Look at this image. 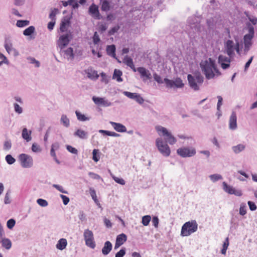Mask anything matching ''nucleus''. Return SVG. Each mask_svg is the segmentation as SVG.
I'll return each instance as SVG.
<instances>
[{"instance_id":"obj_59","label":"nucleus","mask_w":257,"mask_h":257,"mask_svg":"<svg viewBox=\"0 0 257 257\" xmlns=\"http://www.w3.org/2000/svg\"><path fill=\"white\" fill-rule=\"evenodd\" d=\"M245 14L246 15V16L248 18L249 21L253 25H255L257 23V18L254 17H250L248 15L246 14V13H245Z\"/></svg>"},{"instance_id":"obj_41","label":"nucleus","mask_w":257,"mask_h":257,"mask_svg":"<svg viewBox=\"0 0 257 257\" xmlns=\"http://www.w3.org/2000/svg\"><path fill=\"white\" fill-rule=\"evenodd\" d=\"M59 13V10L57 8H54L51 11L49 14V18L51 20L56 21V16Z\"/></svg>"},{"instance_id":"obj_52","label":"nucleus","mask_w":257,"mask_h":257,"mask_svg":"<svg viewBox=\"0 0 257 257\" xmlns=\"http://www.w3.org/2000/svg\"><path fill=\"white\" fill-rule=\"evenodd\" d=\"M53 187L57 189L58 191H59L60 192L64 193V194H68V191L65 190L63 188V187L57 184H53Z\"/></svg>"},{"instance_id":"obj_1","label":"nucleus","mask_w":257,"mask_h":257,"mask_svg":"<svg viewBox=\"0 0 257 257\" xmlns=\"http://www.w3.org/2000/svg\"><path fill=\"white\" fill-rule=\"evenodd\" d=\"M200 66L202 72L207 79H213L221 74L216 66L215 61L210 58L201 61Z\"/></svg>"},{"instance_id":"obj_62","label":"nucleus","mask_w":257,"mask_h":257,"mask_svg":"<svg viewBox=\"0 0 257 257\" xmlns=\"http://www.w3.org/2000/svg\"><path fill=\"white\" fill-rule=\"evenodd\" d=\"M12 147V144L10 141H6L4 145V149L9 150Z\"/></svg>"},{"instance_id":"obj_38","label":"nucleus","mask_w":257,"mask_h":257,"mask_svg":"<svg viewBox=\"0 0 257 257\" xmlns=\"http://www.w3.org/2000/svg\"><path fill=\"white\" fill-rule=\"evenodd\" d=\"M101 10L104 12H108L110 10V4L107 0H104L101 4Z\"/></svg>"},{"instance_id":"obj_58","label":"nucleus","mask_w":257,"mask_h":257,"mask_svg":"<svg viewBox=\"0 0 257 257\" xmlns=\"http://www.w3.org/2000/svg\"><path fill=\"white\" fill-rule=\"evenodd\" d=\"M134 100L140 104H143L144 102V98L138 93L137 94Z\"/></svg>"},{"instance_id":"obj_18","label":"nucleus","mask_w":257,"mask_h":257,"mask_svg":"<svg viewBox=\"0 0 257 257\" xmlns=\"http://www.w3.org/2000/svg\"><path fill=\"white\" fill-rule=\"evenodd\" d=\"M60 53L64 58L67 60H72L74 58L73 50L71 47H69L66 50H60Z\"/></svg>"},{"instance_id":"obj_46","label":"nucleus","mask_w":257,"mask_h":257,"mask_svg":"<svg viewBox=\"0 0 257 257\" xmlns=\"http://www.w3.org/2000/svg\"><path fill=\"white\" fill-rule=\"evenodd\" d=\"M6 161L7 162V163L9 165H12L13 164L15 161V159L12 157L11 155H7L6 156Z\"/></svg>"},{"instance_id":"obj_29","label":"nucleus","mask_w":257,"mask_h":257,"mask_svg":"<svg viewBox=\"0 0 257 257\" xmlns=\"http://www.w3.org/2000/svg\"><path fill=\"white\" fill-rule=\"evenodd\" d=\"M122 75V72L118 69H114L113 74L112 76V79L116 80L118 82L122 81L121 76Z\"/></svg>"},{"instance_id":"obj_39","label":"nucleus","mask_w":257,"mask_h":257,"mask_svg":"<svg viewBox=\"0 0 257 257\" xmlns=\"http://www.w3.org/2000/svg\"><path fill=\"white\" fill-rule=\"evenodd\" d=\"M123 62L125 64H126L127 66L130 67V68L134 67V63L133 59L128 56H126L124 57L123 59Z\"/></svg>"},{"instance_id":"obj_26","label":"nucleus","mask_w":257,"mask_h":257,"mask_svg":"<svg viewBox=\"0 0 257 257\" xmlns=\"http://www.w3.org/2000/svg\"><path fill=\"white\" fill-rule=\"evenodd\" d=\"M74 135L81 139L84 140L87 138L88 133L81 129H78L74 132Z\"/></svg>"},{"instance_id":"obj_19","label":"nucleus","mask_w":257,"mask_h":257,"mask_svg":"<svg viewBox=\"0 0 257 257\" xmlns=\"http://www.w3.org/2000/svg\"><path fill=\"white\" fill-rule=\"evenodd\" d=\"M70 25V18L65 17L62 20L60 24V31L62 33L65 32L67 31L68 28Z\"/></svg>"},{"instance_id":"obj_56","label":"nucleus","mask_w":257,"mask_h":257,"mask_svg":"<svg viewBox=\"0 0 257 257\" xmlns=\"http://www.w3.org/2000/svg\"><path fill=\"white\" fill-rule=\"evenodd\" d=\"M152 222L153 225L155 228H158V225H159V218H158V217L157 216H153V217L152 218Z\"/></svg>"},{"instance_id":"obj_37","label":"nucleus","mask_w":257,"mask_h":257,"mask_svg":"<svg viewBox=\"0 0 257 257\" xmlns=\"http://www.w3.org/2000/svg\"><path fill=\"white\" fill-rule=\"evenodd\" d=\"M30 21L28 20H18L16 26L19 28H23L29 25Z\"/></svg>"},{"instance_id":"obj_16","label":"nucleus","mask_w":257,"mask_h":257,"mask_svg":"<svg viewBox=\"0 0 257 257\" xmlns=\"http://www.w3.org/2000/svg\"><path fill=\"white\" fill-rule=\"evenodd\" d=\"M88 13L96 20H100L101 19V16L98 10V7L94 4L89 7Z\"/></svg>"},{"instance_id":"obj_33","label":"nucleus","mask_w":257,"mask_h":257,"mask_svg":"<svg viewBox=\"0 0 257 257\" xmlns=\"http://www.w3.org/2000/svg\"><path fill=\"white\" fill-rule=\"evenodd\" d=\"M60 122L61 124L66 127H68L70 126V120L65 114H62L61 115Z\"/></svg>"},{"instance_id":"obj_11","label":"nucleus","mask_w":257,"mask_h":257,"mask_svg":"<svg viewBox=\"0 0 257 257\" xmlns=\"http://www.w3.org/2000/svg\"><path fill=\"white\" fill-rule=\"evenodd\" d=\"M19 160L21 166L24 168H30L33 165L32 157L26 154H21L19 156Z\"/></svg>"},{"instance_id":"obj_24","label":"nucleus","mask_w":257,"mask_h":257,"mask_svg":"<svg viewBox=\"0 0 257 257\" xmlns=\"http://www.w3.org/2000/svg\"><path fill=\"white\" fill-rule=\"evenodd\" d=\"M112 248V244L109 241H106L104 242V246L102 248V253L104 255H106L109 253Z\"/></svg>"},{"instance_id":"obj_55","label":"nucleus","mask_w":257,"mask_h":257,"mask_svg":"<svg viewBox=\"0 0 257 257\" xmlns=\"http://www.w3.org/2000/svg\"><path fill=\"white\" fill-rule=\"evenodd\" d=\"M89 176L92 179L95 180H102V178L99 175L95 174L93 172H90L88 173Z\"/></svg>"},{"instance_id":"obj_28","label":"nucleus","mask_w":257,"mask_h":257,"mask_svg":"<svg viewBox=\"0 0 257 257\" xmlns=\"http://www.w3.org/2000/svg\"><path fill=\"white\" fill-rule=\"evenodd\" d=\"M67 245V240L65 238H61L58 240L56 246L57 249L62 250L66 248Z\"/></svg>"},{"instance_id":"obj_35","label":"nucleus","mask_w":257,"mask_h":257,"mask_svg":"<svg viewBox=\"0 0 257 257\" xmlns=\"http://www.w3.org/2000/svg\"><path fill=\"white\" fill-rule=\"evenodd\" d=\"M35 31V28L34 26H31L26 29L23 31V35L26 36H30L32 34H33Z\"/></svg>"},{"instance_id":"obj_27","label":"nucleus","mask_w":257,"mask_h":257,"mask_svg":"<svg viewBox=\"0 0 257 257\" xmlns=\"http://www.w3.org/2000/svg\"><path fill=\"white\" fill-rule=\"evenodd\" d=\"M0 243L2 244V246L7 250H9L12 247V241L8 238L5 237L2 241H0Z\"/></svg>"},{"instance_id":"obj_3","label":"nucleus","mask_w":257,"mask_h":257,"mask_svg":"<svg viewBox=\"0 0 257 257\" xmlns=\"http://www.w3.org/2000/svg\"><path fill=\"white\" fill-rule=\"evenodd\" d=\"M187 79L190 87L195 91L199 90L204 81V78L200 73H195L193 75L188 74Z\"/></svg>"},{"instance_id":"obj_13","label":"nucleus","mask_w":257,"mask_h":257,"mask_svg":"<svg viewBox=\"0 0 257 257\" xmlns=\"http://www.w3.org/2000/svg\"><path fill=\"white\" fill-rule=\"evenodd\" d=\"M222 189L224 192L229 194H233L236 196H241L242 195L241 190L236 189L233 186L228 185L225 182H222Z\"/></svg>"},{"instance_id":"obj_23","label":"nucleus","mask_w":257,"mask_h":257,"mask_svg":"<svg viewBox=\"0 0 257 257\" xmlns=\"http://www.w3.org/2000/svg\"><path fill=\"white\" fill-rule=\"evenodd\" d=\"M109 123L111 125L113 128L117 132L125 133L126 132V127L121 123L113 121H110Z\"/></svg>"},{"instance_id":"obj_53","label":"nucleus","mask_w":257,"mask_h":257,"mask_svg":"<svg viewBox=\"0 0 257 257\" xmlns=\"http://www.w3.org/2000/svg\"><path fill=\"white\" fill-rule=\"evenodd\" d=\"M11 202V200L10 199V192H7L5 197H4V203L6 204H10Z\"/></svg>"},{"instance_id":"obj_64","label":"nucleus","mask_w":257,"mask_h":257,"mask_svg":"<svg viewBox=\"0 0 257 257\" xmlns=\"http://www.w3.org/2000/svg\"><path fill=\"white\" fill-rule=\"evenodd\" d=\"M60 196L63 200V204L65 205L68 204L70 201L69 198L67 196L62 194Z\"/></svg>"},{"instance_id":"obj_21","label":"nucleus","mask_w":257,"mask_h":257,"mask_svg":"<svg viewBox=\"0 0 257 257\" xmlns=\"http://www.w3.org/2000/svg\"><path fill=\"white\" fill-rule=\"evenodd\" d=\"M229 128L231 130L237 128V117L236 113L232 111L229 120Z\"/></svg>"},{"instance_id":"obj_63","label":"nucleus","mask_w":257,"mask_h":257,"mask_svg":"<svg viewBox=\"0 0 257 257\" xmlns=\"http://www.w3.org/2000/svg\"><path fill=\"white\" fill-rule=\"evenodd\" d=\"M90 194L91 196L92 197V198L93 200H94L95 201L97 200V196L96 194L95 191L94 189L91 188H90Z\"/></svg>"},{"instance_id":"obj_45","label":"nucleus","mask_w":257,"mask_h":257,"mask_svg":"<svg viewBox=\"0 0 257 257\" xmlns=\"http://www.w3.org/2000/svg\"><path fill=\"white\" fill-rule=\"evenodd\" d=\"M99 151L97 149H94L92 152V159L95 162H97L100 159V156L98 155Z\"/></svg>"},{"instance_id":"obj_7","label":"nucleus","mask_w":257,"mask_h":257,"mask_svg":"<svg viewBox=\"0 0 257 257\" xmlns=\"http://www.w3.org/2000/svg\"><path fill=\"white\" fill-rule=\"evenodd\" d=\"M72 32L69 31L68 33L61 35L57 41V46L60 49H64L72 39Z\"/></svg>"},{"instance_id":"obj_8","label":"nucleus","mask_w":257,"mask_h":257,"mask_svg":"<svg viewBox=\"0 0 257 257\" xmlns=\"http://www.w3.org/2000/svg\"><path fill=\"white\" fill-rule=\"evenodd\" d=\"M156 146L160 153L165 157H168L171 154V150L168 144L165 143L162 138H158L156 140Z\"/></svg>"},{"instance_id":"obj_17","label":"nucleus","mask_w":257,"mask_h":257,"mask_svg":"<svg viewBox=\"0 0 257 257\" xmlns=\"http://www.w3.org/2000/svg\"><path fill=\"white\" fill-rule=\"evenodd\" d=\"M218 63L223 69H226L230 66V59L224 55H220L218 57Z\"/></svg>"},{"instance_id":"obj_25","label":"nucleus","mask_w":257,"mask_h":257,"mask_svg":"<svg viewBox=\"0 0 257 257\" xmlns=\"http://www.w3.org/2000/svg\"><path fill=\"white\" fill-rule=\"evenodd\" d=\"M32 131H28L26 127L22 130V137L27 142H29L32 140Z\"/></svg>"},{"instance_id":"obj_54","label":"nucleus","mask_w":257,"mask_h":257,"mask_svg":"<svg viewBox=\"0 0 257 257\" xmlns=\"http://www.w3.org/2000/svg\"><path fill=\"white\" fill-rule=\"evenodd\" d=\"M66 149L69 152L71 153L72 154L75 155H77L78 154L77 150L76 148L72 147L71 146L67 145L66 146Z\"/></svg>"},{"instance_id":"obj_49","label":"nucleus","mask_w":257,"mask_h":257,"mask_svg":"<svg viewBox=\"0 0 257 257\" xmlns=\"http://www.w3.org/2000/svg\"><path fill=\"white\" fill-rule=\"evenodd\" d=\"M16 224V221L14 219H10L7 222V226L9 229H12Z\"/></svg>"},{"instance_id":"obj_10","label":"nucleus","mask_w":257,"mask_h":257,"mask_svg":"<svg viewBox=\"0 0 257 257\" xmlns=\"http://www.w3.org/2000/svg\"><path fill=\"white\" fill-rule=\"evenodd\" d=\"M200 18L196 16H192L188 18L187 21L188 26L193 33L198 32L201 31V27L199 24Z\"/></svg>"},{"instance_id":"obj_15","label":"nucleus","mask_w":257,"mask_h":257,"mask_svg":"<svg viewBox=\"0 0 257 257\" xmlns=\"http://www.w3.org/2000/svg\"><path fill=\"white\" fill-rule=\"evenodd\" d=\"M92 99L94 103L98 105L103 107H109L112 105L113 103L109 101L105 97L93 96Z\"/></svg>"},{"instance_id":"obj_51","label":"nucleus","mask_w":257,"mask_h":257,"mask_svg":"<svg viewBox=\"0 0 257 257\" xmlns=\"http://www.w3.org/2000/svg\"><path fill=\"white\" fill-rule=\"evenodd\" d=\"M123 94L129 98L135 99L137 93H132L128 91H123Z\"/></svg>"},{"instance_id":"obj_44","label":"nucleus","mask_w":257,"mask_h":257,"mask_svg":"<svg viewBox=\"0 0 257 257\" xmlns=\"http://www.w3.org/2000/svg\"><path fill=\"white\" fill-rule=\"evenodd\" d=\"M151 220L150 215H145L142 217V223L144 226H148Z\"/></svg>"},{"instance_id":"obj_42","label":"nucleus","mask_w":257,"mask_h":257,"mask_svg":"<svg viewBox=\"0 0 257 257\" xmlns=\"http://www.w3.org/2000/svg\"><path fill=\"white\" fill-rule=\"evenodd\" d=\"M27 59L28 60L29 63L34 64L36 67L38 68L40 67V62L37 60L35 58L29 57Z\"/></svg>"},{"instance_id":"obj_34","label":"nucleus","mask_w":257,"mask_h":257,"mask_svg":"<svg viewBox=\"0 0 257 257\" xmlns=\"http://www.w3.org/2000/svg\"><path fill=\"white\" fill-rule=\"evenodd\" d=\"M245 146L243 144H240L236 146H233L232 149L235 154H238L244 150Z\"/></svg>"},{"instance_id":"obj_32","label":"nucleus","mask_w":257,"mask_h":257,"mask_svg":"<svg viewBox=\"0 0 257 257\" xmlns=\"http://www.w3.org/2000/svg\"><path fill=\"white\" fill-rule=\"evenodd\" d=\"M75 114L77 119L80 121H88L90 119V117L86 116L78 110L75 111Z\"/></svg>"},{"instance_id":"obj_60","label":"nucleus","mask_w":257,"mask_h":257,"mask_svg":"<svg viewBox=\"0 0 257 257\" xmlns=\"http://www.w3.org/2000/svg\"><path fill=\"white\" fill-rule=\"evenodd\" d=\"M247 204L251 211H254L256 209V206L253 202L248 201Z\"/></svg>"},{"instance_id":"obj_6","label":"nucleus","mask_w":257,"mask_h":257,"mask_svg":"<svg viewBox=\"0 0 257 257\" xmlns=\"http://www.w3.org/2000/svg\"><path fill=\"white\" fill-rule=\"evenodd\" d=\"M198 228V224L196 221H188L185 223L182 227L181 235L188 236L196 232Z\"/></svg>"},{"instance_id":"obj_50","label":"nucleus","mask_w":257,"mask_h":257,"mask_svg":"<svg viewBox=\"0 0 257 257\" xmlns=\"http://www.w3.org/2000/svg\"><path fill=\"white\" fill-rule=\"evenodd\" d=\"M246 213V205L245 204H241L239 208V214L244 215Z\"/></svg>"},{"instance_id":"obj_20","label":"nucleus","mask_w":257,"mask_h":257,"mask_svg":"<svg viewBox=\"0 0 257 257\" xmlns=\"http://www.w3.org/2000/svg\"><path fill=\"white\" fill-rule=\"evenodd\" d=\"M127 236L124 233H121L116 236V241L114 245V249H117L119 247L122 245L126 240Z\"/></svg>"},{"instance_id":"obj_43","label":"nucleus","mask_w":257,"mask_h":257,"mask_svg":"<svg viewBox=\"0 0 257 257\" xmlns=\"http://www.w3.org/2000/svg\"><path fill=\"white\" fill-rule=\"evenodd\" d=\"M31 149L34 153H40L42 151V149L40 145L36 143L32 144Z\"/></svg>"},{"instance_id":"obj_30","label":"nucleus","mask_w":257,"mask_h":257,"mask_svg":"<svg viewBox=\"0 0 257 257\" xmlns=\"http://www.w3.org/2000/svg\"><path fill=\"white\" fill-rule=\"evenodd\" d=\"M115 49V47L114 45L107 46L106 47L107 54L109 56L114 58H116Z\"/></svg>"},{"instance_id":"obj_31","label":"nucleus","mask_w":257,"mask_h":257,"mask_svg":"<svg viewBox=\"0 0 257 257\" xmlns=\"http://www.w3.org/2000/svg\"><path fill=\"white\" fill-rule=\"evenodd\" d=\"M87 75L89 78L92 80H96L99 77V75L97 74V72L92 69H88Z\"/></svg>"},{"instance_id":"obj_36","label":"nucleus","mask_w":257,"mask_h":257,"mask_svg":"<svg viewBox=\"0 0 257 257\" xmlns=\"http://www.w3.org/2000/svg\"><path fill=\"white\" fill-rule=\"evenodd\" d=\"M209 177L213 183H215L219 180H222L223 178L222 176L219 174L210 175Z\"/></svg>"},{"instance_id":"obj_2","label":"nucleus","mask_w":257,"mask_h":257,"mask_svg":"<svg viewBox=\"0 0 257 257\" xmlns=\"http://www.w3.org/2000/svg\"><path fill=\"white\" fill-rule=\"evenodd\" d=\"M234 39L235 43L232 40H228L226 41L224 44L225 52L229 57L234 56L235 51L237 54L240 53L238 38L236 36L234 37Z\"/></svg>"},{"instance_id":"obj_61","label":"nucleus","mask_w":257,"mask_h":257,"mask_svg":"<svg viewBox=\"0 0 257 257\" xmlns=\"http://www.w3.org/2000/svg\"><path fill=\"white\" fill-rule=\"evenodd\" d=\"M154 78L158 83L162 84L164 82V80L163 81L160 76L156 73L154 74Z\"/></svg>"},{"instance_id":"obj_40","label":"nucleus","mask_w":257,"mask_h":257,"mask_svg":"<svg viewBox=\"0 0 257 257\" xmlns=\"http://www.w3.org/2000/svg\"><path fill=\"white\" fill-rule=\"evenodd\" d=\"M13 107L15 112L18 114H21L23 112V108L17 103L13 104Z\"/></svg>"},{"instance_id":"obj_4","label":"nucleus","mask_w":257,"mask_h":257,"mask_svg":"<svg viewBox=\"0 0 257 257\" xmlns=\"http://www.w3.org/2000/svg\"><path fill=\"white\" fill-rule=\"evenodd\" d=\"M155 129L159 136L164 137L165 143H168L171 145L176 143V139L166 128L161 125H157L155 126Z\"/></svg>"},{"instance_id":"obj_57","label":"nucleus","mask_w":257,"mask_h":257,"mask_svg":"<svg viewBox=\"0 0 257 257\" xmlns=\"http://www.w3.org/2000/svg\"><path fill=\"white\" fill-rule=\"evenodd\" d=\"M125 253V248L123 247L115 254V257H123Z\"/></svg>"},{"instance_id":"obj_48","label":"nucleus","mask_w":257,"mask_h":257,"mask_svg":"<svg viewBox=\"0 0 257 257\" xmlns=\"http://www.w3.org/2000/svg\"><path fill=\"white\" fill-rule=\"evenodd\" d=\"M113 179L115 182L122 185H124L125 184V181L121 178H119L115 176H112Z\"/></svg>"},{"instance_id":"obj_5","label":"nucleus","mask_w":257,"mask_h":257,"mask_svg":"<svg viewBox=\"0 0 257 257\" xmlns=\"http://www.w3.org/2000/svg\"><path fill=\"white\" fill-rule=\"evenodd\" d=\"M248 33L245 34L243 37V43L244 45V51L245 52H247L250 47L251 46L252 39L254 37V30L253 27L251 25L250 23H248L246 24Z\"/></svg>"},{"instance_id":"obj_22","label":"nucleus","mask_w":257,"mask_h":257,"mask_svg":"<svg viewBox=\"0 0 257 257\" xmlns=\"http://www.w3.org/2000/svg\"><path fill=\"white\" fill-rule=\"evenodd\" d=\"M138 72L140 74L141 77L144 79H150L152 75L150 71L143 67H140L137 68Z\"/></svg>"},{"instance_id":"obj_12","label":"nucleus","mask_w":257,"mask_h":257,"mask_svg":"<svg viewBox=\"0 0 257 257\" xmlns=\"http://www.w3.org/2000/svg\"><path fill=\"white\" fill-rule=\"evenodd\" d=\"M177 154L183 158L191 157L196 154V150L193 147H181L177 149Z\"/></svg>"},{"instance_id":"obj_14","label":"nucleus","mask_w":257,"mask_h":257,"mask_svg":"<svg viewBox=\"0 0 257 257\" xmlns=\"http://www.w3.org/2000/svg\"><path fill=\"white\" fill-rule=\"evenodd\" d=\"M164 83H165L166 85L168 88H182L184 86V84L182 82V80L179 78H177L175 80H170L168 78L164 79Z\"/></svg>"},{"instance_id":"obj_47","label":"nucleus","mask_w":257,"mask_h":257,"mask_svg":"<svg viewBox=\"0 0 257 257\" xmlns=\"http://www.w3.org/2000/svg\"><path fill=\"white\" fill-rule=\"evenodd\" d=\"M37 203L41 207H46L48 205V203L47 200L39 198L37 200Z\"/></svg>"},{"instance_id":"obj_9","label":"nucleus","mask_w":257,"mask_h":257,"mask_svg":"<svg viewBox=\"0 0 257 257\" xmlns=\"http://www.w3.org/2000/svg\"><path fill=\"white\" fill-rule=\"evenodd\" d=\"M85 244L91 248L94 249L96 246L93 232L89 229H86L83 232Z\"/></svg>"}]
</instances>
